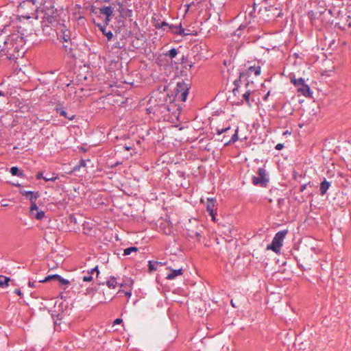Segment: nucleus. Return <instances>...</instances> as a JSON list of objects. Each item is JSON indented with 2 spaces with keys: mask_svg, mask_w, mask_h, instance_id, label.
<instances>
[{
  "mask_svg": "<svg viewBox=\"0 0 351 351\" xmlns=\"http://www.w3.org/2000/svg\"><path fill=\"white\" fill-rule=\"evenodd\" d=\"M37 6L35 5V0H25L20 3L19 12L23 18L29 19L34 16Z\"/></svg>",
  "mask_w": 351,
  "mask_h": 351,
  "instance_id": "nucleus-1",
  "label": "nucleus"
},
{
  "mask_svg": "<svg viewBox=\"0 0 351 351\" xmlns=\"http://www.w3.org/2000/svg\"><path fill=\"white\" fill-rule=\"evenodd\" d=\"M189 90V84L184 80L178 82L175 88L176 97L178 99H180L182 101H185L187 99Z\"/></svg>",
  "mask_w": 351,
  "mask_h": 351,
  "instance_id": "nucleus-2",
  "label": "nucleus"
},
{
  "mask_svg": "<svg viewBox=\"0 0 351 351\" xmlns=\"http://www.w3.org/2000/svg\"><path fill=\"white\" fill-rule=\"evenodd\" d=\"M291 82L293 83L295 86L297 88V91L305 96L308 97L311 94V89L310 87L305 84L304 80L303 78H299V79H295L292 78L291 79Z\"/></svg>",
  "mask_w": 351,
  "mask_h": 351,
  "instance_id": "nucleus-3",
  "label": "nucleus"
},
{
  "mask_svg": "<svg viewBox=\"0 0 351 351\" xmlns=\"http://www.w3.org/2000/svg\"><path fill=\"white\" fill-rule=\"evenodd\" d=\"M257 174V176H254L252 178L253 184L254 185L265 186L269 181L265 169L263 168H259Z\"/></svg>",
  "mask_w": 351,
  "mask_h": 351,
  "instance_id": "nucleus-4",
  "label": "nucleus"
},
{
  "mask_svg": "<svg viewBox=\"0 0 351 351\" xmlns=\"http://www.w3.org/2000/svg\"><path fill=\"white\" fill-rule=\"evenodd\" d=\"M56 12L53 6L46 7L43 10V19L48 23H52L56 21Z\"/></svg>",
  "mask_w": 351,
  "mask_h": 351,
  "instance_id": "nucleus-5",
  "label": "nucleus"
},
{
  "mask_svg": "<svg viewBox=\"0 0 351 351\" xmlns=\"http://www.w3.org/2000/svg\"><path fill=\"white\" fill-rule=\"evenodd\" d=\"M287 233V230H282V231L278 232L275 234V236L273 239V241H274V244H276L277 247H282V241H283Z\"/></svg>",
  "mask_w": 351,
  "mask_h": 351,
  "instance_id": "nucleus-6",
  "label": "nucleus"
},
{
  "mask_svg": "<svg viewBox=\"0 0 351 351\" xmlns=\"http://www.w3.org/2000/svg\"><path fill=\"white\" fill-rule=\"evenodd\" d=\"M51 280H58L62 285H69V281L68 280H66V279L62 278L60 276H59L58 274L49 275V276H47L46 278H45L43 280H39L38 282H48Z\"/></svg>",
  "mask_w": 351,
  "mask_h": 351,
  "instance_id": "nucleus-7",
  "label": "nucleus"
},
{
  "mask_svg": "<svg viewBox=\"0 0 351 351\" xmlns=\"http://www.w3.org/2000/svg\"><path fill=\"white\" fill-rule=\"evenodd\" d=\"M165 27H169L171 29H172V32L174 33H176L179 35H182L184 34V29L182 27L181 25L180 26H169V24L166 22H162L160 27L165 29Z\"/></svg>",
  "mask_w": 351,
  "mask_h": 351,
  "instance_id": "nucleus-8",
  "label": "nucleus"
},
{
  "mask_svg": "<svg viewBox=\"0 0 351 351\" xmlns=\"http://www.w3.org/2000/svg\"><path fill=\"white\" fill-rule=\"evenodd\" d=\"M20 193L25 197L28 198L30 201L36 200L40 195L38 192L34 193L33 191H27L25 190H21Z\"/></svg>",
  "mask_w": 351,
  "mask_h": 351,
  "instance_id": "nucleus-9",
  "label": "nucleus"
},
{
  "mask_svg": "<svg viewBox=\"0 0 351 351\" xmlns=\"http://www.w3.org/2000/svg\"><path fill=\"white\" fill-rule=\"evenodd\" d=\"M215 204H214V199L213 198H208L207 199V204H206V210L209 213L210 215L212 217V219L213 221L215 220V217L214 214V208Z\"/></svg>",
  "mask_w": 351,
  "mask_h": 351,
  "instance_id": "nucleus-10",
  "label": "nucleus"
},
{
  "mask_svg": "<svg viewBox=\"0 0 351 351\" xmlns=\"http://www.w3.org/2000/svg\"><path fill=\"white\" fill-rule=\"evenodd\" d=\"M261 69L260 66H250L246 71V75L250 76L253 73L255 76H258L261 74Z\"/></svg>",
  "mask_w": 351,
  "mask_h": 351,
  "instance_id": "nucleus-11",
  "label": "nucleus"
},
{
  "mask_svg": "<svg viewBox=\"0 0 351 351\" xmlns=\"http://www.w3.org/2000/svg\"><path fill=\"white\" fill-rule=\"evenodd\" d=\"M113 11L114 8L111 6H104L99 9L100 14L108 17H111L112 16Z\"/></svg>",
  "mask_w": 351,
  "mask_h": 351,
  "instance_id": "nucleus-12",
  "label": "nucleus"
},
{
  "mask_svg": "<svg viewBox=\"0 0 351 351\" xmlns=\"http://www.w3.org/2000/svg\"><path fill=\"white\" fill-rule=\"evenodd\" d=\"M330 182H328L326 179L324 180L320 184L319 190H320V194L322 195H324L330 186Z\"/></svg>",
  "mask_w": 351,
  "mask_h": 351,
  "instance_id": "nucleus-13",
  "label": "nucleus"
},
{
  "mask_svg": "<svg viewBox=\"0 0 351 351\" xmlns=\"http://www.w3.org/2000/svg\"><path fill=\"white\" fill-rule=\"evenodd\" d=\"M97 27L99 30L101 31L104 35L107 37L108 40H110L112 38L113 34L111 31H106L105 25H101V24H97Z\"/></svg>",
  "mask_w": 351,
  "mask_h": 351,
  "instance_id": "nucleus-14",
  "label": "nucleus"
},
{
  "mask_svg": "<svg viewBox=\"0 0 351 351\" xmlns=\"http://www.w3.org/2000/svg\"><path fill=\"white\" fill-rule=\"evenodd\" d=\"M182 269H172L171 273L167 275V279L173 280L176 276L182 275Z\"/></svg>",
  "mask_w": 351,
  "mask_h": 351,
  "instance_id": "nucleus-15",
  "label": "nucleus"
},
{
  "mask_svg": "<svg viewBox=\"0 0 351 351\" xmlns=\"http://www.w3.org/2000/svg\"><path fill=\"white\" fill-rule=\"evenodd\" d=\"M94 272H97V276L99 275V270H98V267H95V268L92 269L90 272H89L88 274V275L86 276H84L83 277V281L84 282H90L93 280V276H92V274L94 273Z\"/></svg>",
  "mask_w": 351,
  "mask_h": 351,
  "instance_id": "nucleus-16",
  "label": "nucleus"
},
{
  "mask_svg": "<svg viewBox=\"0 0 351 351\" xmlns=\"http://www.w3.org/2000/svg\"><path fill=\"white\" fill-rule=\"evenodd\" d=\"M56 112H57L58 113H59V114H60V115H61V116H62V117H65V118L68 119L69 120H73V119H74V117H75V116H74V115L69 116V115L67 114V112H66L64 110H63V109H62V108H56Z\"/></svg>",
  "mask_w": 351,
  "mask_h": 351,
  "instance_id": "nucleus-17",
  "label": "nucleus"
},
{
  "mask_svg": "<svg viewBox=\"0 0 351 351\" xmlns=\"http://www.w3.org/2000/svg\"><path fill=\"white\" fill-rule=\"evenodd\" d=\"M10 278L6 277L5 276H0V287H5L8 286V282H10Z\"/></svg>",
  "mask_w": 351,
  "mask_h": 351,
  "instance_id": "nucleus-18",
  "label": "nucleus"
},
{
  "mask_svg": "<svg viewBox=\"0 0 351 351\" xmlns=\"http://www.w3.org/2000/svg\"><path fill=\"white\" fill-rule=\"evenodd\" d=\"M106 285L110 289H114L117 287V282L114 277H111L107 282Z\"/></svg>",
  "mask_w": 351,
  "mask_h": 351,
  "instance_id": "nucleus-19",
  "label": "nucleus"
},
{
  "mask_svg": "<svg viewBox=\"0 0 351 351\" xmlns=\"http://www.w3.org/2000/svg\"><path fill=\"white\" fill-rule=\"evenodd\" d=\"M238 139H239L238 128H237V130H235L234 134L232 136L230 140L228 141V142L225 143V145H229L230 143H235L236 141H238Z\"/></svg>",
  "mask_w": 351,
  "mask_h": 351,
  "instance_id": "nucleus-20",
  "label": "nucleus"
},
{
  "mask_svg": "<svg viewBox=\"0 0 351 351\" xmlns=\"http://www.w3.org/2000/svg\"><path fill=\"white\" fill-rule=\"evenodd\" d=\"M36 200L30 201L31 206L29 208V211H30V213L32 215L34 214V211H38V206L36 205Z\"/></svg>",
  "mask_w": 351,
  "mask_h": 351,
  "instance_id": "nucleus-21",
  "label": "nucleus"
},
{
  "mask_svg": "<svg viewBox=\"0 0 351 351\" xmlns=\"http://www.w3.org/2000/svg\"><path fill=\"white\" fill-rule=\"evenodd\" d=\"M138 251V248L136 247H128L126 249L124 250L123 251V255L124 256H127V255H129L132 252H137Z\"/></svg>",
  "mask_w": 351,
  "mask_h": 351,
  "instance_id": "nucleus-22",
  "label": "nucleus"
},
{
  "mask_svg": "<svg viewBox=\"0 0 351 351\" xmlns=\"http://www.w3.org/2000/svg\"><path fill=\"white\" fill-rule=\"evenodd\" d=\"M267 250H271L275 252H278L280 250V247H277L276 244H274V241H272V243L269 245L267 247Z\"/></svg>",
  "mask_w": 351,
  "mask_h": 351,
  "instance_id": "nucleus-23",
  "label": "nucleus"
},
{
  "mask_svg": "<svg viewBox=\"0 0 351 351\" xmlns=\"http://www.w3.org/2000/svg\"><path fill=\"white\" fill-rule=\"evenodd\" d=\"M177 54H178L177 49L175 48H173V49H170L168 51V53L166 55L168 56L169 57H170L171 58H173L177 56Z\"/></svg>",
  "mask_w": 351,
  "mask_h": 351,
  "instance_id": "nucleus-24",
  "label": "nucleus"
},
{
  "mask_svg": "<svg viewBox=\"0 0 351 351\" xmlns=\"http://www.w3.org/2000/svg\"><path fill=\"white\" fill-rule=\"evenodd\" d=\"M34 217L38 220H42L45 217V213L43 210H38Z\"/></svg>",
  "mask_w": 351,
  "mask_h": 351,
  "instance_id": "nucleus-25",
  "label": "nucleus"
},
{
  "mask_svg": "<svg viewBox=\"0 0 351 351\" xmlns=\"http://www.w3.org/2000/svg\"><path fill=\"white\" fill-rule=\"evenodd\" d=\"M58 179V176H54V174H53L52 176H45L44 178V180L47 182V181H52V182H55L56 180H57Z\"/></svg>",
  "mask_w": 351,
  "mask_h": 351,
  "instance_id": "nucleus-26",
  "label": "nucleus"
},
{
  "mask_svg": "<svg viewBox=\"0 0 351 351\" xmlns=\"http://www.w3.org/2000/svg\"><path fill=\"white\" fill-rule=\"evenodd\" d=\"M250 93H251L250 90H247V92H245V93H243V99L246 101V102H247V104H250V99H249V98H250Z\"/></svg>",
  "mask_w": 351,
  "mask_h": 351,
  "instance_id": "nucleus-27",
  "label": "nucleus"
},
{
  "mask_svg": "<svg viewBox=\"0 0 351 351\" xmlns=\"http://www.w3.org/2000/svg\"><path fill=\"white\" fill-rule=\"evenodd\" d=\"M230 126H228V127H226V128H222V129H217V133L218 134H223V133L226 132L228 130H230Z\"/></svg>",
  "mask_w": 351,
  "mask_h": 351,
  "instance_id": "nucleus-28",
  "label": "nucleus"
},
{
  "mask_svg": "<svg viewBox=\"0 0 351 351\" xmlns=\"http://www.w3.org/2000/svg\"><path fill=\"white\" fill-rule=\"evenodd\" d=\"M18 172H19V169L18 167H12L11 169H10V173H12V175L13 176H16L18 174Z\"/></svg>",
  "mask_w": 351,
  "mask_h": 351,
  "instance_id": "nucleus-29",
  "label": "nucleus"
},
{
  "mask_svg": "<svg viewBox=\"0 0 351 351\" xmlns=\"http://www.w3.org/2000/svg\"><path fill=\"white\" fill-rule=\"evenodd\" d=\"M148 266H149V270L150 271L156 270V267H155V264L153 263L152 261H149Z\"/></svg>",
  "mask_w": 351,
  "mask_h": 351,
  "instance_id": "nucleus-30",
  "label": "nucleus"
},
{
  "mask_svg": "<svg viewBox=\"0 0 351 351\" xmlns=\"http://www.w3.org/2000/svg\"><path fill=\"white\" fill-rule=\"evenodd\" d=\"M189 236L191 237H196L197 238H199L201 237L200 234L198 232H192V234H189Z\"/></svg>",
  "mask_w": 351,
  "mask_h": 351,
  "instance_id": "nucleus-31",
  "label": "nucleus"
},
{
  "mask_svg": "<svg viewBox=\"0 0 351 351\" xmlns=\"http://www.w3.org/2000/svg\"><path fill=\"white\" fill-rule=\"evenodd\" d=\"M63 36H62V40L65 42H67L69 40V36L68 34H65V32H64L63 33Z\"/></svg>",
  "mask_w": 351,
  "mask_h": 351,
  "instance_id": "nucleus-32",
  "label": "nucleus"
},
{
  "mask_svg": "<svg viewBox=\"0 0 351 351\" xmlns=\"http://www.w3.org/2000/svg\"><path fill=\"white\" fill-rule=\"evenodd\" d=\"M44 178H45V176H43V173L42 172H38V174L36 175V178L38 180H40V179H43L44 180Z\"/></svg>",
  "mask_w": 351,
  "mask_h": 351,
  "instance_id": "nucleus-33",
  "label": "nucleus"
},
{
  "mask_svg": "<svg viewBox=\"0 0 351 351\" xmlns=\"http://www.w3.org/2000/svg\"><path fill=\"white\" fill-rule=\"evenodd\" d=\"M283 147H284V145H283V144H282V143H278V144H277V145H276V149L277 150H281Z\"/></svg>",
  "mask_w": 351,
  "mask_h": 351,
  "instance_id": "nucleus-34",
  "label": "nucleus"
},
{
  "mask_svg": "<svg viewBox=\"0 0 351 351\" xmlns=\"http://www.w3.org/2000/svg\"><path fill=\"white\" fill-rule=\"evenodd\" d=\"M310 184V182L308 183V184ZM308 184H302L301 186H300V191L301 192H303L306 189V186H307Z\"/></svg>",
  "mask_w": 351,
  "mask_h": 351,
  "instance_id": "nucleus-35",
  "label": "nucleus"
},
{
  "mask_svg": "<svg viewBox=\"0 0 351 351\" xmlns=\"http://www.w3.org/2000/svg\"><path fill=\"white\" fill-rule=\"evenodd\" d=\"M122 322V319L117 318L114 321V324H120Z\"/></svg>",
  "mask_w": 351,
  "mask_h": 351,
  "instance_id": "nucleus-36",
  "label": "nucleus"
},
{
  "mask_svg": "<svg viewBox=\"0 0 351 351\" xmlns=\"http://www.w3.org/2000/svg\"><path fill=\"white\" fill-rule=\"evenodd\" d=\"M111 20V17H108V16H106V19H105V25H108L110 23Z\"/></svg>",
  "mask_w": 351,
  "mask_h": 351,
  "instance_id": "nucleus-37",
  "label": "nucleus"
},
{
  "mask_svg": "<svg viewBox=\"0 0 351 351\" xmlns=\"http://www.w3.org/2000/svg\"><path fill=\"white\" fill-rule=\"evenodd\" d=\"M86 166V161L84 160H81L80 162V167H85Z\"/></svg>",
  "mask_w": 351,
  "mask_h": 351,
  "instance_id": "nucleus-38",
  "label": "nucleus"
},
{
  "mask_svg": "<svg viewBox=\"0 0 351 351\" xmlns=\"http://www.w3.org/2000/svg\"><path fill=\"white\" fill-rule=\"evenodd\" d=\"M35 283L36 282H29V286L30 287H35Z\"/></svg>",
  "mask_w": 351,
  "mask_h": 351,
  "instance_id": "nucleus-39",
  "label": "nucleus"
},
{
  "mask_svg": "<svg viewBox=\"0 0 351 351\" xmlns=\"http://www.w3.org/2000/svg\"><path fill=\"white\" fill-rule=\"evenodd\" d=\"M14 293H16L19 295H22V293H21V290H19V289H16L14 291Z\"/></svg>",
  "mask_w": 351,
  "mask_h": 351,
  "instance_id": "nucleus-40",
  "label": "nucleus"
},
{
  "mask_svg": "<svg viewBox=\"0 0 351 351\" xmlns=\"http://www.w3.org/2000/svg\"><path fill=\"white\" fill-rule=\"evenodd\" d=\"M269 95V91L264 96L263 99L266 101Z\"/></svg>",
  "mask_w": 351,
  "mask_h": 351,
  "instance_id": "nucleus-41",
  "label": "nucleus"
},
{
  "mask_svg": "<svg viewBox=\"0 0 351 351\" xmlns=\"http://www.w3.org/2000/svg\"><path fill=\"white\" fill-rule=\"evenodd\" d=\"M290 134L291 133L288 130L283 132V135H287V134Z\"/></svg>",
  "mask_w": 351,
  "mask_h": 351,
  "instance_id": "nucleus-42",
  "label": "nucleus"
},
{
  "mask_svg": "<svg viewBox=\"0 0 351 351\" xmlns=\"http://www.w3.org/2000/svg\"><path fill=\"white\" fill-rule=\"evenodd\" d=\"M125 294L128 297H130V295H131V293H130V292H126Z\"/></svg>",
  "mask_w": 351,
  "mask_h": 351,
  "instance_id": "nucleus-43",
  "label": "nucleus"
},
{
  "mask_svg": "<svg viewBox=\"0 0 351 351\" xmlns=\"http://www.w3.org/2000/svg\"><path fill=\"white\" fill-rule=\"evenodd\" d=\"M15 186H16L18 187H21V185L20 184H15Z\"/></svg>",
  "mask_w": 351,
  "mask_h": 351,
  "instance_id": "nucleus-44",
  "label": "nucleus"
},
{
  "mask_svg": "<svg viewBox=\"0 0 351 351\" xmlns=\"http://www.w3.org/2000/svg\"><path fill=\"white\" fill-rule=\"evenodd\" d=\"M231 304L232 305V306H234V302H233L232 300H231Z\"/></svg>",
  "mask_w": 351,
  "mask_h": 351,
  "instance_id": "nucleus-45",
  "label": "nucleus"
},
{
  "mask_svg": "<svg viewBox=\"0 0 351 351\" xmlns=\"http://www.w3.org/2000/svg\"><path fill=\"white\" fill-rule=\"evenodd\" d=\"M231 304L232 305V306H234V302H233L232 300H231Z\"/></svg>",
  "mask_w": 351,
  "mask_h": 351,
  "instance_id": "nucleus-46",
  "label": "nucleus"
},
{
  "mask_svg": "<svg viewBox=\"0 0 351 351\" xmlns=\"http://www.w3.org/2000/svg\"><path fill=\"white\" fill-rule=\"evenodd\" d=\"M3 95L2 92L0 90V96Z\"/></svg>",
  "mask_w": 351,
  "mask_h": 351,
  "instance_id": "nucleus-47",
  "label": "nucleus"
},
{
  "mask_svg": "<svg viewBox=\"0 0 351 351\" xmlns=\"http://www.w3.org/2000/svg\"><path fill=\"white\" fill-rule=\"evenodd\" d=\"M8 206V204H4L3 205V206Z\"/></svg>",
  "mask_w": 351,
  "mask_h": 351,
  "instance_id": "nucleus-48",
  "label": "nucleus"
}]
</instances>
